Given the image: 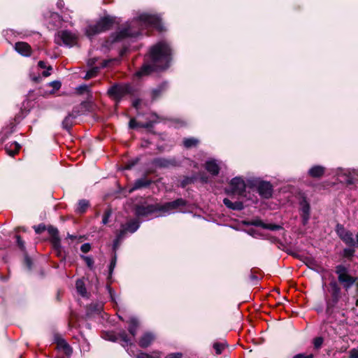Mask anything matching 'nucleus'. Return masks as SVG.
Here are the masks:
<instances>
[{
	"label": "nucleus",
	"instance_id": "f3484780",
	"mask_svg": "<svg viewBox=\"0 0 358 358\" xmlns=\"http://www.w3.org/2000/svg\"><path fill=\"white\" fill-rule=\"evenodd\" d=\"M301 213H302L301 216L303 218V224H306L309 220L310 206L308 203V202L305 200L301 203Z\"/></svg>",
	"mask_w": 358,
	"mask_h": 358
},
{
	"label": "nucleus",
	"instance_id": "c85d7f7f",
	"mask_svg": "<svg viewBox=\"0 0 358 358\" xmlns=\"http://www.w3.org/2000/svg\"><path fill=\"white\" fill-rule=\"evenodd\" d=\"M48 230V232H49L50 235L54 239L55 245H57V244H59V237H58V231H57V229L54 228V227H50Z\"/></svg>",
	"mask_w": 358,
	"mask_h": 358
},
{
	"label": "nucleus",
	"instance_id": "a211bd4d",
	"mask_svg": "<svg viewBox=\"0 0 358 358\" xmlns=\"http://www.w3.org/2000/svg\"><path fill=\"white\" fill-rule=\"evenodd\" d=\"M324 167L322 166H314L309 170L308 173L313 178H320L324 175Z\"/></svg>",
	"mask_w": 358,
	"mask_h": 358
},
{
	"label": "nucleus",
	"instance_id": "6e6552de",
	"mask_svg": "<svg viewBox=\"0 0 358 358\" xmlns=\"http://www.w3.org/2000/svg\"><path fill=\"white\" fill-rule=\"evenodd\" d=\"M156 340V335L150 331L143 332L138 338L137 343L140 348H147Z\"/></svg>",
	"mask_w": 358,
	"mask_h": 358
},
{
	"label": "nucleus",
	"instance_id": "dca6fc26",
	"mask_svg": "<svg viewBox=\"0 0 358 358\" xmlns=\"http://www.w3.org/2000/svg\"><path fill=\"white\" fill-rule=\"evenodd\" d=\"M205 168L208 172L213 176H217L220 172V167L215 160L206 162Z\"/></svg>",
	"mask_w": 358,
	"mask_h": 358
},
{
	"label": "nucleus",
	"instance_id": "4be33fe9",
	"mask_svg": "<svg viewBox=\"0 0 358 358\" xmlns=\"http://www.w3.org/2000/svg\"><path fill=\"white\" fill-rule=\"evenodd\" d=\"M252 224L255 226H259L264 229L275 231L278 230L281 228L280 226L278 224H265L261 220L255 221L252 222Z\"/></svg>",
	"mask_w": 358,
	"mask_h": 358
},
{
	"label": "nucleus",
	"instance_id": "412c9836",
	"mask_svg": "<svg viewBox=\"0 0 358 358\" xmlns=\"http://www.w3.org/2000/svg\"><path fill=\"white\" fill-rule=\"evenodd\" d=\"M223 203L226 206L233 210H242L243 208V204L240 201L233 203L229 199L225 198L223 200Z\"/></svg>",
	"mask_w": 358,
	"mask_h": 358
},
{
	"label": "nucleus",
	"instance_id": "c9c22d12",
	"mask_svg": "<svg viewBox=\"0 0 358 358\" xmlns=\"http://www.w3.org/2000/svg\"><path fill=\"white\" fill-rule=\"evenodd\" d=\"M323 338L322 337H317L314 338L313 340V345L315 348L319 349L321 348L322 343H323Z\"/></svg>",
	"mask_w": 358,
	"mask_h": 358
},
{
	"label": "nucleus",
	"instance_id": "e433bc0d",
	"mask_svg": "<svg viewBox=\"0 0 358 358\" xmlns=\"http://www.w3.org/2000/svg\"><path fill=\"white\" fill-rule=\"evenodd\" d=\"M164 358H183V354L182 352H172L168 354Z\"/></svg>",
	"mask_w": 358,
	"mask_h": 358
},
{
	"label": "nucleus",
	"instance_id": "a878e982",
	"mask_svg": "<svg viewBox=\"0 0 358 358\" xmlns=\"http://www.w3.org/2000/svg\"><path fill=\"white\" fill-rule=\"evenodd\" d=\"M341 239L349 246H355L356 244L353 235L350 231H348Z\"/></svg>",
	"mask_w": 358,
	"mask_h": 358
},
{
	"label": "nucleus",
	"instance_id": "37998d69",
	"mask_svg": "<svg viewBox=\"0 0 358 358\" xmlns=\"http://www.w3.org/2000/svg\"><path fill=\"white\" fill-rule=\"evenodd\" d=\"M293 358H313V355L312 354L305 355V354H298L293 357Z\"/></svg>",
	"mask_w": 358,
	"mask_h": 358
},
{
	"label": "nucleus",
	"instance_id": "cd10ccee",
	"mask_svg": "<svg viewBox=\"0 0 358 358\" xmlns=\"http://www.w3.org/2000/svg\"><path fill=\"white\" fill-rule=\"evenodd\" d=\"M227 344L225 342H215L213 343V349L216 355H220L222 353L223 350L225 349Z\"/></svg>",
	"mask_w": 358,
	"mask_h": 358
},
{
	"label": "nucleus",
	"instance_id": "79ce46f5",
	"mask_svg": "<svg viewBox=\"0 0 358 358\" xmlns=\"http://www.w3.org/2000/svg\"><path fill=\"white\" fill-rule=\"evenodd\" d=\"M16 239H17V243L19 248L22 250H24V242L22 241V240L21 239L20 236L17 235Z\"/></svg>",
	"mask_w": 358,
	"mask_h": 358
},
{
	"label": "nucleus",
	"instance_id": "58836bf2",
	"mask_svg": "<svg viewBox=\"0 0 358 358\" xmlns=\"http://www.w3.org/2000/svg\"><path fill=\"white\" fill-rule=\"evenodd\" d=\"M90 249H91V245L89 243H85V244L82 245L80 247V250L83 253L88 252L90 250Z\"/></svg>",
	"mask_w": 358,
	"mask_h": 358
},
{
	"label": "nucleus",
	"instance_id": "bb28decb",
	"mask_svg": "<svg viewBox=\"0 0 358 358\" xmlns=\"http://www.w3.org/2000/svg\"><path fill=\"white\" fill-rule=\"evenodd\" d=\"M89 206H90V204L87 201L81 200L79 201V203L78 204L76 211L80 214L84 213L88 208Z\"/></svg>",
	"mask_w": 358,
	"mask_h": 358
},
{
	"label": "nucleus",
	"instance_id": "3c124183",
	"mask_svg": "<svg viewBox=\"0 0 358 358\" xmlns=\"http://www.w3.org/2000/svg\"><path fill=\"white\" fill-rule=\"evenodd\" d=\"M108 62V61H104L101 65V67H106L107 66Z\"/></svg>",
	"mask_w": 358,
	"mask_h": 358
},
{
	"label": "nucleus",
	"instance_id": "7ed1b4c3",
	"mask_svg": "<svg viewBox=\"0 0 358 358\" xmlns=\"http://www.w3.org/2000/svg\"><path fill=\"white\" fill-rule=\"evenodd\" d=\"M115 23V19L111 17L101 18L95 23L89 24L85 29V34L91 38L110 29Z\"/></svg>",
	"mask_w": 358,
	"mask_h": 358
},
{
	"label": "nucleus",
	"instance_id": "6ab92c4d",
	"mask_svg": "<svg viewBox=\"0 0 358 358\" xmlns=\"http://www.w3.org/2000/svg\"><path fill=\"white\" fill-rule=\"evenodd\" d=\"M129 324L128 331L133 337H135L137 333V329L138 327V322L136 318H130L127 322Z\"/></svg>",
	"mask_w": 358,
	"mask_h": 358
},
{
	"label": "nucleus",
	"instance_id": "39448f33",
	"mask_svg": "<svg viewBox=\"0 0 358 358\" xmlns=\"http://www.w3.org/2000/svg\"><path fill=\"white\" fill-rule=\"evenodd\" d=\"M60 39L66 45L72 47L78 43V36L76 34L68 30L59 31L56 40Z\"/></svg>",
	"mask_w": 358,
	"mask_h": 358
},
{
	"label": "nucleus",
	"instance_id": "5701e85b",
	"mask_svg": "<svg viewBox=\"0 0 358 358\" xmlns=\"http://www.w3.org/2000/svg\"><path fill=\"white\" fill-rule=\"evenodd\" d=\"M162 352L159 350L152 351L151 354L141 352L136 356V358H162Z\"/></svg>",
	"mask_w": 358,
	"mask_h": 358
},
{
	"label": "nucleus",
	"instance_id": "8fccbe9b",
	"mask_svg": "<svg viewBox=\"0 0 358 358\" xmlns=\"http://www.w3.org/2000/svg\"><path fill=\"white\" fill-rule=\"evenodd\" d=\"M115 265V261H113L111 263H110V270L112 271V269L114 268Z\"/></svg>",
	"mask_w": 358,
	"mask_h": 358
},
{
	"label": "nucleus",
	"instance_id": "2eb2a0df",
	"mask_svg": "<svg viewBox=\"0 0 358 358\" xmlns=\"http://www.w3.org/2000/svg\"><path fill=\"white\" fill-rule=\"evenodd\" d=\"M57 348L59 350H62L66 355H70L72 352V349L68 343L62 338H57L56 339Z\"/></svg>",
	"mask_w": 358,
	"mask_h": 358
},
{
	"label": "nucleus",
	"instance_id": "c756f323",
	"mask_svg": "<svg viewBox=\"0 0 358 358\" xmlns=\"http://www.w3.org/2000/svg\"><path fill=\"white\" fill-rule=\"evenodd\" d=\"M150 181L146 179H140L136 181L133 189H138L143 187H146L150 184Z\"/></svg>",
	"mask_w": 358,
	"mask_h": 358
},
{
	"label": "nucleus",
	"instance_id": "09e8293b",
	"mask_svg": "<svg viewBox=\"0 0 358 358\" xmlns=\"http://www.w3.org/2000/svg\"><path fill=\"white\" fill-rule=\"evenodd\" d=\"M96 61V59L95 58H93V59H89V61H88V65H90V66H92L93 64H95Z\"/></svg>",
	"mask_w": 358,
	"mask_h": 358
},
{
	"label": "nucleus",
	"instance_id": "a19ab883",
	"mask_svg": "<svg viewBox=\"0 0 358 358\" xmlns=\"http://www.w3.org/2000/svg\"><path fill=\"white\" fill-rule=\"evenodd\" d=\"M349 358H358V350L353 348L350 351Z\"/></svg>",
	"mask_w": 358,
	"mask_h": 358
},
{
	"label": "nucleus",
	"instance_id": "20e7f679",
	"mask_svg": "<svg viewBox=\"0 0 358 358\" xmlns=\"http://www.w3.org/2000/svg\"><path fill=\"white\" fill-rule=\"evenodd\" d=\"M336 273L338 275L339 282L341 283L346 289L350 288L356 282L357 278L351 276L348 273L347 268L342 265L336 266Z\"/></svg>",
	"mask_w": 358,
	"mask_h": 358
},
{
	"label": "nucleus",
	"instance_id": "7c9ffc66",
	"mask_svg": "<svg viewBox=\"0 0 358 358\" xmlns=\"http://www.w3.org/2000/svg\"><path fill=\"white\" fill-rule=\"evenodd\" d=\"M76 90L78 94H82L85 92H88L90 91V87L86 85H83L78 87L76 89Z\"/></svg>",
	"mask_w": 358,
	"mask_h": 358
},
{
	"label": "nucleus",
	"instance_id": "0eeeda50",
	"mask_svg": "<svg viewBox=\"0 0 358 358\" xmlns=\"http://www.w3.org/2000/svg\"><path fill=\"white\" fill-rule=\"evenodd\" d=\"M129 92L130 86L129 85H117L108 90V94L115 99H120Z\"/></svg>",
	"mask_w": 358,
	"mask_h": 358
},
{
	"label": "nucleus",
	"instance_id": "de8ad7c7",
	"mask_svg": "<svg viewBox=\"0 0 358 358\" xmlns=\"http://www.w3.org/2000/svg\"><path fill=\"white\" fill-rule=\"evenodd\" d=\"M38 66L41 69L46 68V64L43 61H40L38 64Z\"/></svg>",
	"mask_w": 358,
	"mask_h": 358
},
{
	"label": "nucleus",
	"instance_id": "ea45409f",
	"mask_svg": "<svg viewBox=\"0 0 358 358\" xmlns=\"http://www.w3.org/2000/svg\"><path fill=\"white\" fill-rule=\"evenodd\" d=\"M83 259L88 267L92 268L94 264L93 259L90 257H83Z\"/></svg>",
	"mask_w": 358,
	"mask_h": 358
},
{
	"label": "nucleus",
	"instance_id": "aec40b11",
	"mask_svg": "<svg viewBox=\"0 0 358 358\" xmlns=\"http://www.w3.org/2000/svg\"><path fill=\"white\" fill-rule=\"evenodd\" d=\"M124 348H127L133 345L131 340L129 338L126 332L123 331L118 335L117 338Z\"/></svg>",
	"mask_w": 358,
	"mask_h": 358
},
{
	"label": "nucleus",
	"instance_id": "4c0bfd02",
	"mask_svg": "<svg viewBox=\"0 0 358 358\" xmlns=\"http://www.w3.org/2000/svg\"><path fill=\"white\" fill-rule=\"evenodd\" d=\"M61 83L59 81H52L50 83V86H51L54 90H58L61 87Z\"/></svg>",
	"mask_w": 358,
	"mask_h": 358
},
{
	"label": "nucleus",
	"instance_id": "72a5a7b5",
	"mask_svg": "<svg viewBox=\"0 0 358 358\" xmlns=\"http://www.w3.org/2000/svg\"><path fill=\"white\" fill-rule=\"evenodd\" d=\"M99 69L97 67L93 68L92 69L90 70L87 72L85 78V79H90L93 78L96 76V73L98 72Z\"/></svg>",
	"mask_w": 358,
	"mask_h": 358
},
{
	"label": "nucleus",
	"instance_id": "2f4dec72",
	"mask_svg": "<svg viewBox=\"0 0 358 358\" xmlns=\"http://www.w3.org/2000/svg\"><path fill=\"white\" fill-rule=\"evenodd\" d=\"M112 212L110 209L106 210L103 215L102 223L106 224L108 222L109 218L111 216Z\"/></svg>",
	"mask_w": 358,
	"mask_h": 358
},
{
	"label": "nucleus",
	"instance_id": "9b49d317",
	"mask_svg": "<svg viewBox=\"0 0 358 358\" xmlns=\"http://www.w3.org/2000/svg\"><path fill=\"white\" fill-rule=\"evenodd\" d=\"M15 50L24 57L31 55V47L26 42H17L15 44Z\"/></svg>",
	"mask_w": 358,
	"mask_h": 358
},
{
	"label": "nucleus",
	"instance_id": "f03ea898",
	"mask_svg": "<svg viewBox=\"0 0 358 358\" xmlns=\"http://www.w3.org/2000/svg\"><path fill=\"white\" fill-rule=\"evenodd\" d=\"M158 23L159 19L156 16L148 14L141 15L138 20L126 24L115 34V36H113L112 42L119 41L127 37H135L141 34V32L139 29H137L139 25L145 24L155 27Z\"/></svg>",
	"mask_w": 358,
	"mask_h": 358
},
{
	"label": "nucleus",
	"instance_id": "b1692460",
	"mask_svg": "<svg viewBox=\"0 0 358 358\" xmlns=\"http://www.w3.org/2000/svg\"><path fill=\"white\" fill-rule=\"evenodd\" d=\"M76 290L78 294H80L82 296H85L87 294V290L85 288V282L83 280H78L76 282Z\"/></svg>",
	"mask_w": 358,
	"mask_h": 358
},
{
	"label": "nucleus",
	"instance_id": "f8f14e48",
	"mask_svg": "<svg viewBox=\"0 0 358 358\" xmlns=\"http://www.w3.org/2000/svg\"><path fill=\"white\" fill-rule=\"evenodd\" d=\"M155 210H158L157 205H156V206L148 205L146 206H137L136 208V213L138 216H145V215H147L148 214L153 213Z\"/></svg>",
	"mask_w": 358,
	"mask_h": 358
},
{
	"label": "nucleus",
	"instance_id": "c03bdc74",
	"mask_svg": "<svg viewBox=\"0 0 358 358\" xmlns=\"http://www.w3.org/2000/svg\"><path fill=\"white\" fill-rule=\"evenodd\" d=\"M45 229V227L44 225H38V227H35V231L36 234H41Z\"/></svg>",
	"mask_w": 358,
	"mask_h": 358
},
{
	"label": "nucleus",
	"instance_id": "4468645a",
	"mask_svg": "<svg viewBox=\"0 0 358 358\" xmlns=\"http://www.w3.org/2000/svg\"><path fill=\"white\" fill-rule=\"evenodd\" d=\"M20 148V145L15 141L6 144L5 147V151L8 155L14 157L19 152Z\"/></svg>",
	"mask_w": 358,
	"mask_h": 358
},
{
	"label": "nucleus",
	"instance_id": "603ef678",
	"mask_svg": "<svg viewBox=\"0 0 358 358\" xmlns=\"http://www.w3.org/2000/svg\"><path fill=\"white\" fill-rule=\"evenodd\" d=\"M159 94V91L156 90V91H155V92H154V95H155V96H158Z\"/></svg>",
	"mask_w": 358,
	"mask_h": 358
},
{
	"label": "nucleus",
	"instance_id": "423d86ee",
	"mask_svg": "<svg viewBox=\"0 0 358 358\" xmlns=\"http://www.w3.org/2000/svg\"><path fill=\"white\" fill-rule=\"evenodd\" d=\"M186 206V201L182 199H178L173 201L167 202L162 205H157V210L162 212H171L180 209Z\"/></svg>",
	"mask_w": 358,
	"mask_h": 358
},
{
	"label": "nucleus",
	"instance_id": "473e14b6",
	"mask_svg": "<svg viewBox=\"0 0 358 358\" xmlns=\"http://www.w3.org/2000/svg\"><path fill=\"white\" fill-rule=\"evenodd\" d=\"M336 231L341 238H342L349 231L346 230L341 225L337 226Z\"/></svg>",
	"mask_w": 358,
	"mask_h": 358
},
{
	"label": "nucleus",
	"instance_id": "393cba45",
	"mask_svg": "<svg viewBox=\"0 0 358 358\" xmlns=\"http://www.w3.org/2000/svg\"><path fill=\"white\" fill-rule=\"evenodd\" d=\"M199 143V141L195 138H187L183 140V145L187 148L196 147Z\"/></svg>",
	"mask_w": 358,
	"mask_h": 358
},
{
	"label": "nucleus",
	"instance_id": "1a4fd4ad",
	"mask_svg": "<svg viewBox=\"0 0 358 358\" xmlns=\"http://www.w3.org/2000/svg\"><path fill=\"white\" fill-rule=\"evenodd\" d=\"M231 192L233 194H242L245 189L244 181L239 178H235L231 180Z\"/></svg>",
	"mask_w": 358,
	"mask_h": 358
},
{
	"label": "nucleus",
	"instance_id": "49530a36",
	"mask_svg": "<svg viewBox=\"0 0 358 358\" xmlns=\"http://www.w3.org/2000/svg\"><path fill=\"white\" fill-rule=\"evenodd\" d=\"M129 127L131 128H134L136 127V120L134 119H131L130 121H129Z\"/></svg>",
	"mask_w": 358,
	"mask_h": 358
},
{
	"label": "nucleus",
	"instance_id": "ddd939ff",
	"mask_svg": "<svg viewBox=\"0 0 358 358\" xmlns=\"http://www.w3.org/2000/svg\"><path fill=\"white\" fill-rule=\"evenodd\" d=\"M138 227L139 224L136 220H130L125 224L122 225L121 234H124L127 231L134 233L138 229Z\"/></svg>",
	"mask_w": 358,
	"mask_h": 358
},
{
	"label": "nucleus",
	"instance_id": "9d476101",
	"mask_svg": "<svg viewBox=\"0 0 358 358\" xmlns=\"http://www.w3.org/2000/svg\"><path fill=\"white\" fill-rule=\"evenodd\" d=\"M259 194L264 198H269L272 195V185L268 182H260L257 185Z\"/></svg>",
	"mask_w": 358,
	"mask_h": 358
},
{
	"label": "nucleus",
	"instance_id": "f704fd0d",
	"mask_svg": "<svg viewBox=\"0 0 358 358\" xmlns=\"http://www.w3.org/2000/svg\"><path fill=\"white\" fill-rule=\"evenodd\" d=\"M62 124L65 129H69L71 127V117L70 115L66 117L62 122Z\"/></svg>",
	"mask_w": 358,
	"mask_h": 358
},
{
	"label": "nucleus",
	"instance_id": "a18cd8bd",
	"mask_svg": "<svg viewBox=\"0 0 358 358\" xmlns=\"http://www.w3.org/2000/svg\"><path fill=\"white\" fill-rule=\"evenodd\" d=\"M52 70V67L49 66L48 67V70L43 72V76L45 77H48L50 75V71Z\"/></svg>",
	"mask_w": 358,
	"mask_h": 358
},
{
	"label": "nucleus",
	"instance_id": "864d4df0",
	"mask_svg": "<svg viewBox=\"0 0 358 358\" xmlns=\"http://www.w3.org/2000/svg\"><path fill=\"white\" fill-rule=\"evenodd\" d=\"M356 239H357V242H355V243L358 245V233L356 235Z\"/></svg>",
	"mask_w": 358,
	"mask_h": 358
},
{
	"label": "nucleus",
	"instance_id": "f257e3e1",
	"mask_svg": "<svg viewBox=\"0 0 358 358\" xmlns=\"http://www.w3.org/2000/svg\"><path fill=\"white\" fill-rule=\"evenodd\" d=\"M170 56L171 48L166 43H157L150 48L147 62L136 72V75L141 77L148 75L152 71L166 68L170 61Z\"/></svg>",
	"mask_w": 358,
	"mask_h": 358
}]
</instances>
